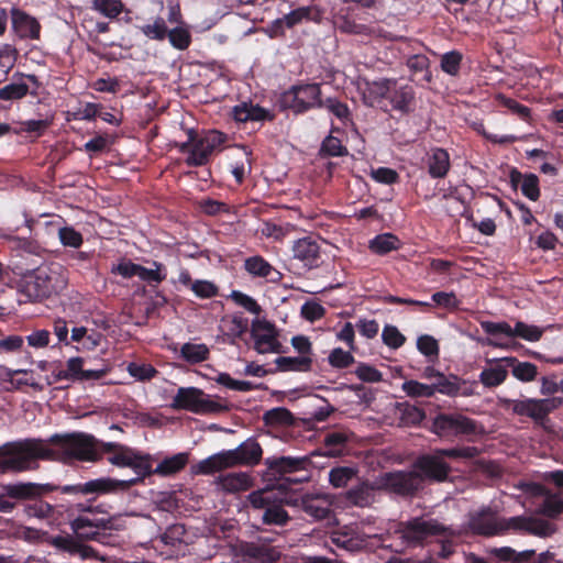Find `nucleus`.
Here are the masks:
<instances>
[{
  "mask_svg": "<svg viewBox=\"0 0 563 563\" xmlns=\"http://www.w3.org/2000/svg\"><path fill=\"white\" fill-rule=\"evenodd\" d=\"M170 407L174 410H187L197 415L220 413L230 410L227 402L214 400L196 387H179Z\"/></svg>",
  "mask_w": 563,
  "mask_h": 563,
  "instance_id": "6e6552de",
  "label": "nucleus"
},
{
  "mask_svg": "<svg viewBox=\"0 0 563 563\" xmlns=\"http://www.w3.org/2000/svg\"><path fill=\"white\" fill-rule=\"evenodd\" d=\"M153 456L147 453H143L141 451H137L132 460V464L130 465V468L134 471V473L137 475L134 478H131L130 481H136L134 483V486L139 483H142L144 478L155 474L153 468Z\"/></svg>",
  "mask_w": 563,
  "mask_h": 563,
  "instance_id": "2f4dec72",
  "label": "nucleus"
},
{
  "mask_svg": "<svg viewBox=\"0 0 563 563\" xmlns=\"http://www.w3.org/2000/svg\"><path fill=\"white\" fill-rule=\"evenodd\" d=\"M263 450L260 443L250 438L236 449L223 450L192 466L194 473L211 475L225 468L241 465L254 466L260 463Z\"/></svg>",
  "mask_w": 563,
  "mask_h": 563,
  "instance_id": "20e7f679",
  "label": "nucleus"
},
{
  "mask_svg": "<svg viewBox=\"0 0 563 563\" xmlns=\"http://www.w3.org/2000/svg\"><path fill=\"white\" fill-rule=\"evenodd\" d=\"M58 238L64 246L78 249L84 243V238L80 232L76 231L73 227H63L58 230Z\"/></svg>",
  "mask_w": 563,
  "mask_h": 563,
  "instance_id": "774afa93",
  "label": "nucleus"
},
{
  "mask_svg": "<svg viewBox=\"0 0 563 563\" xmlns=\"http://www.w3.org/2000/svg\"><path fill=\"white\" fill-rule=\"evenodd\" d=\"M231 113L233 120L239 123H246L249 121L263 122L273 119L268 110L258 104H253L252 102H241L236 104L233 107Z\"/></svg>",
  "mask_w": 563,
  "mask_h": 563,
  "instance_id": "a878e982",
  "label": "nucleus"
},
{
  "mask_svg": "<svg viewBox=\"0 0 563 563\" xmlns=\"http://www.w3.org/2000/svg\"><path fill=\"white\" fill-rule=\"evenodd\" d=\"M349 440L350 433L344 430H333L325 433L323 444L327 450V455L338 456L342 454Z\"/></svg>",
  "mask_w": 563,
  "mask_h": 563,
  "instance_id": "f704fd0d",
  "label": "nucleus"
},
{
  "mask_svg": "<svg viewBox=\"0 0 563 563\" xmlns=\"http://www.w3.org/2000/svg\"><path fill=\"white\" fill-rule=\"evenodd\" d=\"M399 239L391 233H383L376 235L369 241V250L378 255H385L391 251L399 249Z\"/></svg>",
  "mask_w": 563,
  "mask_h": 563,
  "instance_id": "a19ab883",
  "label": "nucleus"
},
{
  "mask_svg": "<svg viewBox=\"0 0 563 563\" xmlns=\"http://www.w3.org/2000/svg\"><path fill=\"white\" fill-rule=\"evenodd\" d=\"M279 372H309L312 367L311 356H278L275 360Z\"/></svg>",
  "mask_w": 563,
  "mask_h": 563,
  "instance_id": "473e14b6",
  "label": "nucleus"
},
{
  "mask_svg": "<svg viewBox=\"0 0 563 563\" xmlns=\"http://www.w3.org/2000/svg\"><path fill=\"white\" fill-rule=\"evenodd\" d=\"M427 164L428 173L432 178H444L451 167L450 155L446 150L442 147H435L428 156Z\"/></svg>",
  "mask_w": 563,
  "mask_h": 563,
  "instance_id": "cd10ccee",
  "label": "nucleus"
},
{
  "mask_svg": "<svg viewBox=\"0 0 563 563\" xmlns=\"http://www.w3.org/2000/svg\"><path fill=\"white\" fill-rule=\"evenodd\" d=\"M220 135L199 137L194 130H189L188 140L178 145L179 152L187 154L185 164L189 167L207 165L216 148L217 139Z\"/></svg>",
  "mask_w": 563,
  "mask_h": 563,
  "instance_id": "f8f14e48",
  "label": "nucleus"
},
{
  "mask_svg": "<svg viewBox=\"0 0 563 563\" xmlns=\"http://www.w3.org/2000/svg\"><path fill=\"white\" fill-rule=\"evenodd\" d=\"M401 390L410 398H432V385L420 383L415 379L405 380L401 385Z\"/></svg>",
  "mask_w": 563,
  "mask_h": 563,
  "instance_id": "de8ad7c7",
  "label": "nucleus"
},
{
  "mask_svg": "<svg viewBox=\"0 0 563 563\" xmlns=\"http://www.w3.org/2000/svg\"><path fill=\"white\" fill-rule=\"evenodd\" d=\"M20 292L27 301L43 300L49 295L48 277L40 272L25 276L20 283Z\"/></svg>",
  "mask_w": 563,
  "mask_h": 563,
  "instance_id": "393cba45",
  "label": "nucleus"
},
{
  "mask_svg": "<svg viewBox=\"0 0 563 563\" xmlns=\"http://www.w3.org/2000/svg\"><path fill=\"white\" fill-rule=\"evenodd\" d=\"M428 430L446 441L473 440L484 433V428L478 421L460 412H438L431 418Z\"/></svg>",
  "mask_w": 563,
  "mask_h": 563,
  "instance_id": "39448f33",
  "label": "nucleus"
},
{
  "mask_svg": "<svg viewBox=\"0 0 563 563\" xmlns=\"http://www.w3.org/2000/svg\"><path fill=\"white\" fill-rule=\"evenodd\" d=\"M53 123V117L42 120H27L21 123L19 130H14V134H21L23 132L34 134L36 137L42 136Z\"/></svg>",
  "mask_w": 563,
  "mask_h": 563,
  "instance_id": "5fc2aeb1",
  "label": "nucleus"
},
{
  "mask_svg": "<svg viewBox=\"0 0 563 563\" xmlns=\"http://www.w3.org/2000/svg\"><path fill=\"white\" fill-rule=\"evenodd\" d=\"M220 485L229 493L244 492L252 486V478L246 473H230L220 477Z\"/></svg>",
  "mask_w": 563,
  "mask_h": 563,
  "instance_id": "4c0bfd02",
  "label": "nucleus"
},
{
  "mask_svg": "<svg viewBox=\"0 0 563 563\" xmlns=\"http://www.w3.org/2000/svg\"><path fill=\"white\" fill-rule=\"evenodd\" d=\"M36 451L32 446L10 445V442L0 446V472H22L25 457L35 454Z\"/></svg>",
  "mask_w": 563,
  "mask_h": 563,
  "instance_id": "412c9836",
  "label": "nucleus"
},
{
  "mask_svg": "<svg viewBox=\"0 0 563 563\" xmlns=\"http://www.w3.org/2000/svg\"><path fill=\"white\" fill-rule=\"evenodd\" d=\"M310 463V459L308 456L301 457H292V456H279V457H268L265 461L268 471L274 476H279L278 490L280 493L287 492L292 484H300L308 479L305 477H290L286 476L288 474L306 470L307 465Z\"/></svg>",
  "mask_w": 563,
  "mask_h": 563,
  "instance_id": "9b49d317",
  "label": "nucleus"
},
{
  "mask_svg": "<svg viewBox=\"0 0 563 563\" xmlns=\"http://www.w3.org/2000/svg\"><path fill=\"white\" fill-rule=\"evenodd\" d=\"M507 376V369L501 365H496L483 369L479 374V380L484 386L492 388L501 385Z\"/></svg>",
  "mask_w": 563,
  "mask_h": 563,
  "instance_id": "c03bdc74",
  "label": "nucleus"
},
{
  "mask_svg": "<svg viewBox=\"0 0 563 563\" xmlns=\"http://www.w3.org/2000/svg\"><path fill=\"white\" fill-rule=\"evenodd\" d=\"M431 299L435 306L449 311L457 310L461 305V300L453 291H437L432 295Z\"/></svg>",
  "mask_w": 563,
  "mask_h": 563,
  "instance_id": "69168bd1",
  "label": "nucleus"
},
{
  "mask_svg": "<svg viewBox=\"0 0 563 563\" xmlns=\"http://www.w3.org/2000/svg\"><path fill=\"white\" fill-rule=\"evenodd\" d=\"M415 468L420 474L422 483L444 482L451 472V466L437 452L419 456L415 462Z\"/></svg>",
  "mask_w": 563,
  "mask_h": 563,
  "instance_id": "f3484780",
  "label": "nucleus"
},
{
  "mask_svg": "<svg viewBox=\"0 0 563 563\" xmlns=\"http://www.w3.org/2000/svg\"><path fill=\"white\" fill-rule=\"evenodd\" d=\"M93 10L103 16L113 20L124 11V3L121 0H92Z\"/></svg>",
  "mask_w": 563,
  "mask_h": 563,
  "instance_id": "49530a36",
  "label": "nucleus"
},
{
  "mask_svg": "<svg viewBox=\"0 0 563 563\" xmlns=\"http://www.w3.org/2000/svg\"><path fill=\"white\" fill-rule=\"evenodd\" d=\"M333 24L336 30L345 34L367 37L374 34L369 25L358 22V14L350 7L342 8L334 14Z\"/></svg>",
  "mask_w": 563,
  "mask_h": 563,
  "instance_id": "5701e85b",
  "label": "nucleus"
},
{
  "mask_svg": "<svg viewBox=\"0 0 563 563\" xmlns=\"http://www.w3.org/2000/svg\"><path fill=\"white\" fill-rule=\"evenodd\" d=\"M269 265L261 255L250 256L244 261V269L253 277L264 278L267 276Z\"/></svg>",
  "mask_w": 563,
  "mask_h": 563,
  "instance_id": "bf43d9fd",
  "label": "nucleus"
},
{
  "mask_svg": "<svg viewBox=\"0 0 563 563\" xmlns=\"http://www.w3.org/2000/svg\"><path fill=\"white\" fill-rule=\"evenodd\" d=\"M139 29L147 38L154 41H164L168 33L165 19L162 16L155 18L153 23L144 24Z\"/></svg>",
  "mask_w": 563,
  "mask_h": 563,
  "instance_id": "3c124183",
  "label": "nucleus"
},
{
  "mask_svg": "<svg viewBox=\"0 0 563 563\" xmlns=\"http://www.w3.org/2000/svg\"><path fill=\"white\" fill-rule=\"evenodd\" d=\"M10 16L12 31L20 40H40L42 26L34 16L15 7Z\"/></svg>",
  "mask_w": 563,
  "mask_h": 563,
  "instance_id": "4be33fe9",
  "label": "nucleus"
},
{
  "mask_svg": "<svg viewBox=\"0 0 563 563\" xmlns=\"http://www.w3.org/2000/svg\"><path fill=\"white\" fill-rule=\"evenodd\" d=\"M166 37H168L172 46L179 51L187 49L191 43V35L189 31L184 27L168 30Z\"/></svg>",
  "mask_w": 563,
  "mask_h": 563,
  "instance_id": "0e129e2a",
  "label": "nucleus"
},
{
  "mask_svg": "<svg viewBox=\"0 0 563 563\" xmlns=\"http://www.w3.org/2000/svg\"><path fill=\"white\" fill-rule=\"evenodd\" d=\"M180 355L191 364L200 363L209 357V349L206 344L185 343L180 349Z\"/></svg>",
  "mask_w": 563,
  "mask_h": 563,
  "instance_id": "a18cd8bd",
  "label": "nucleus"
},
{
  "mask_svg": "<svg viewBox=\"0 0 563 563\" xmlns=\"http://www.w3.org/2000/svg\"><path fill=\"white\" fill-rule=\"evenodd\" d=\"M382 340L388 347L397 350L406 342V336L391 324H386L383 329Z\"/></svg>",
  "mask_w": 563,
  "mask_h": 563,
  "instance_id": "e2e57ef3",
  "label": "nucleus"
},
{
  "mask_svg": "<svg viewBox=\"0 0 563 563\" xmlns=\"http://www.w3.org/2000/svg\"><path fill=\"white\" fill-rule=\"evenodd\" d=\"M441 459H463V460H472L479 455L481 451L476 446H461V448H450V449H440L435 451Z\"/></svg>",
  "mask_w": 563,
  "mask_h": 563,
  "instance_id": "13d9d810",
  "label": "nucleus"
},
{
  "mask_svg": "<svg viewBox=\"0 0 563 563\" xmlns=\"http://www.w3.org/2000/svg\"><path fill=\"white\" fill-rule=\"evenodd\" d=\"M448 528L437 519L415 517L407 521H398L387 531L390 543L386 547L396 553L408 549L423 547L432 537L446 536Z\"/></svg>",
  "mask_w": 563,
  "mask_h": 563,
  "instance_id": "f03ea898",
  "label": "nucleus"
},
{
  "mask_svg": "<svg viewBox=\"0 0 563 563\" xmlns=\"http://www.w3.org/2000/svg\"><path fill=\"white\" fill-rule=\"evenodd\" d=\"M280 111L302 115L309 111L323 109L321 84L300 81L283 91L278 98Z\"/></svg>",
  "mask_w": 563,
  "mask_h": 563,
  "instance_id": "423d86ee",
  "label": "nucleus"
},
{
  "mask_svg": "<svg viewBox=\"0 0 563 563\" xmlns=\"http://www.w3.org/2000/svg\"><path fill=\"white\" fill-rule=\"evenodd\" d=\"M292 257L298 260L307 269H313L321 264V246L312 236H305L294 242Z\"/></svg>",
  "mask_w": 563,
  "mask_h": 563,
  "instance_id": "6ab92c4d",
  "label": "nucleus"
},
{
  "mask_svg": "<svg viewBox=\"0 0 563 563\" xmlns=\"http://www.w3.org/2000/svg\"><path fill=\"white\" fill-rule=\"evenodd\" d=\"M145 263L150 264L151 267L135 264L130 260H122L118 265L112 267L111 272L122 276L123 278L137 276L142 282H145L151 286H157L166 279L167 268L163 263L148 260H145Z\"/></svg>",
  "mask_w": 563,
  "mask_h": 563,
  "instance_id": "ddd939ff",
  "label": "nucleus"
},
{
  "mask_svg": "<svg viewBox=\"0 0 563 563\" xmlns=\"http://www.w3.org/2000/svg\"><path fill=\"white\" fill-rule=\"evenodd\" d=\"M347 154L349 151L342 145L341 140L333 135H328L321 143L320 155L323 157H341Z\"/></svg>",
  "mask_w": 563,
  "mask_h": 563,
  "instance_id": "603ef678",
  "label": "nucleus"
},
{
  "mask_svg": "<svg viewBox=\"0 0 563 563\" xmlns=\"http://www.w3.org/2000/svg\"><path fill=\"white\" fill-rule=\"evenodd\" d=\"M433 396L439 393L450 398L459 396L468 397L473 394V389L467 386L466 380L454 374L438 375L437 380L431 382Z\"/></svg>",
  "mask_w": 563,
  "mask_h": 563,
  "instance_id": "b1692460",
  "label": "nucleus"
},
{
  "mask_svg": "<svg viewBox=\"0 0 563 563\" xmlns=\"http://www.w3.org/2000/svg\"><path fill=\"white\" fill-rule=\"evenodd\" d=\"M30 92L29 85L23 81H14L0 88V100L16 101L25 98Z\"/></svg>",
  "mask_w": 563,
  "mask_h": 563,
  "instance_id": "09e8293b",
  "label": "nucleus"
},
{
  "mask_svg": "<svg viewBox=\"0 0 563 563\" xmlns=\"http://www.w3.org/2000/svg\"><path fill=\"white\" fill-rule=\"evenodd\" d=\"M333 543L349 552H358L367 545V541L358 533L336 532L332 537Z\"/></svg>",
  "mask_w": 563,
  "mask_h": 563,
  "instance_id": "58836bf2",
  "label": "nucleus"
},
{
  "mask_svg": "<svg viewBox=\"0 0 563 563\" xmlns=\"http://www.w3.org/2000/svg\"><path fill=\"white\" fill-rule=\"evenodd\" d=\"M479 324L483 331L489 335L496 336L504 334L509 338H520L529 342H538L544 332L542 328L527 324L522 321H517L514 328L506 321L493 322L484 320L481 321Z\"/></svg>",
  "mask_w": 563,
  "mask_h": 563,
  "instance_id": "2eb2a0df",
  "label": "nucleus"
},
{
  "mask_svg": "<svg viewBox=\"0 0 563 563\" xmlns=\"http://www.w3.org/2000/svg\"><path fill=\"white\" fill-rule=\"evenodd\" d=\"M495 100L499 106L508 109L512 114L517 115L520 120L529 122L531 119V110L525 104H521L517 100L505 96L504 93H497Z\"/></svg>",
  "mask_w": 563,
  "mask_h": 563,
  "instance_id": "37998d69",
  "label": "nucleus"
},
{
  "mask_svg": "<svg viewBox=\"0 0 563 563\" xmlns=\"http://www.w3.org/2000/svg\"><path fill=\"white\" fill-rule=\"evenodd\" d=\"M97 441L93 435L87 433H69V434H54L49 438L48 443L40 439L25 440L22 442H10V445L15 446H32L36 453L32 456L26 455L24 467L25 471L30 467L32 461L52 460L68 462L70 460L77 461H97Z\"/></svg>",
  "mask_w": 563,
  "mask_h": 563,
  "instance_id": "f257e3e1",
  "label": "nucleus"
},
{
  "mask_svg": "<svg viewBox=\"0 0 563 563\" xmlns=\"http://www.w3.org/2000/svg\"><path fill=\"white\" fill-rule=\"evenodd\" d=\"M400 419L406 426H419L426 419V411L409 402L401 404Z\"/></svg>",
  "mask_w": 563,
  "mask_h": 563,
  "instance_id": "8fccbe9b",
  "label": "nucleus"
},
{
  "mask_svg": "<svg viewBox=\"0 0 563 563\" xmlns=\"http://www.w3.org/2000/svg\"><path fill=\"white\" fill-rule=\"evenodd\" d=\"M510 181L514 187H517L521 181V192L528 199L537 201L540 198L539 178L536 174L522 175L517 169H514L510 173Z\"/></svg>",
  "mask_w": 563,
  "mask_h": 563,
  "instance_id": "c756f323",
  "label": "nucleus"
},
{
  "mask_svg": "<svg viewBox=\"0 0 563 563\" xmlns=\"http://www.w3.org/2000/svg\"><path fill=\"white\" fill-rule=\"evenodd\" d=\"M355 476L356 471L352 467H334L329 473V482L336 488L345 487Z\"/></svg>",
  "mask_w": 563,
  "mask_h": 563,
  "instance_id": "052dcab7",
  "label": "nucleus"
},
{
  "mask_svg": "<svg viewBox=\"0 0 563 563\" xmlns=\"http://www.w3.org/2000/svg\"><path fill=\"white\" fill-rule=\"evenodd\" d=\"M109 520H91L85 516L77 517L70 523V527L78 539L93 540L101 543H106L104 539L108 537L106 530L109 529Z\"/></svg>",
  "mask_w": 563,
  "mask_h": 563,
  "instance_id": "a211bd4d",
  "label": "nucleus"
},
{
  "mask_svg": "<svg viewBox=\"0 0 563 563\" xmlns=\"http://www.w3.org/2000/svg\"><path fill=\"white\" fill-rule=\"evenodd\" d=\"M241 549L243 555L255 563H274L280 559V552L271 545L246 542Z\"/></svg>",
  "mask_w": 563,
  "mask_h": 563,
  "instance_id": "bb28decb",
  "label": "nucleus"
},
{
  "mask_svg": "<svg viewBox=\"0 0 563 563\" xmlns=\"http://www.w3.org/2000/svg\"><path fill=\"white\" fill-rule=\"evenodd\" d=\"M54 490H58V486L49 483L36 484L19 482L1 484L0 512L11 514L15 509L16 503L9 500L8 497H16V500L21 503L33 501V504H29L25 508L29 516L38 518L47 517L53 511V508L49 504L42 501L40 498Z\"/></svg>",
  "mask_w": 563,
  "mask_h": 563,
  "instance_id": "7ed1b4c3",
  "label": "nucleus"
},
{
  "mask_svg": "<svg viewBox=\"0 0 563 563\" xmlns=\"http://www.w3.org/2000/svg\"><path fill=\"white\" fill-rule=\"evenodd\" d=\"M471 530L481 536H494L503 530L496 518L488 511H481L473 515L470 519Z\"/></svg>",
  "mask_w": 563,
  "mask_h": 563,
  "instance_id": "c85d7f7f",
  "label": "nucleus"
},
{
  "mask_svg": "<svg viewBox=\"0 0 563 563\" xmlns=\"http://www.w3.org/2000/svg\"><path fill=\"white\" fill-rule=\"evenodd\" d=\"M407 67L413 74L424 73L423 80L430 82L432 79V74L430 71V59L423 54H416L410 56L406 63Z\"/></svg>",
  "mask_w": 563,
  "mask_h": 563,
  "instance_id": "4d7b16f0",
  "label": "nucleus"
},
{
  "mask_svg": "<svg viewBox=\"0 0 563 563\" xmlns=\"http://www.w3.org/2000/svg\"><path fill=\"white\" fill-rule=\"evenodd\" d=\"M323 108L329 110L341 122L345 123L351 119V112L346 103L339 101L335 98H327L323 100Z\"/></svg>",
  "mask_w": 563,
  "mask_h": 563,
  "instance_id": "338daca9",
  "label": "nucleus"
},
{
  "mask_svg": "<svg viewBox=\"0 0 563 563\" xmlns=\"http://www.w3.org/2000/svg\"><path fill=\"white\" fill-rule=\"evenodd\" d=\"M490 553L495 555L499 561L514 563H527L536 554L534 550H525L521 552H517L516 550L509 547L494 548L492 549Z\"/></svg>",
  "mask_w": 563,
  "mask_h": 563,
  "instance_id": "ea45409f",
  "label": "nucleus"
},
{
  "mask_svg": "<svg viewBox=\"0 0 563 563\" xmlns=\"http://www.w3.org/2000/svg\"><path fill=\"white\" fill-rule=\"evenodd\" d=\"M302 510L313 519H325L330 515V507L327 500L317 496H306L301 501Z\"/></svg>",
  "mask_w": 563,
  "mask_h": 563,
  "instance_id": "e433bc0d",
  "label": "nucleus"
},
{
  "mask_svg": "<svg viewBox=\"0 0 563 563\" xmlns=\"http://www.w3.org/2000/svg\"><path fill=\"white\" fill-rule=\"evenodd\" d=\"M263 421L268 427L291 426L294 416L287 408L277 407L267 410L263 416Z\"/></svg>",
  "mask_w": 563,
  "mask_h": 563,
  "instance_id": "79ce46f5",
  "label": "nucleus"
},
{
  "mask_svg": "<svg viewBox=\"0 0 563 563\" xmlns=\"http://www.w3.org/2000/svg\"><path fill=\"white\" fill-rule=\"evenodd\" d=\"M251 336L254 340V350L260 354L285 353V349L278 341V333L273 323L267 320L254 319L251 328Z\"/></svg>",
  "mask_w": 563,
  "mask_h": 563,
  "instance_id": "dca6fc26",
  "label": "nucleus"
},
{
  "mask_svg": "<svg viewBox=\"0 0 563 563\" xmlns=\"http://www.w3.org/2000/svg\"><path fill=\"white\" fill-rule=\"evenodd\" d=\"M250 505L255 509H264L262 521L264 525L286 526L290 520L288 512L284 509V498L278 496L273 487H265L252 492L249 497Z\"/></svg>",
  "mask_w": 563,
  "mask_h": 563,
  "instance_id": "1a4fd4ad",
  "label": "nucleus"
},
{
  "mask_svg": "<svg viewBox=\"0 0 563 563\" xmlns=\"http://www.w3.org/2000/svg\"><path fill=\"white\" fill-rule=\"evenodd\" d=\"M346 499L354 506L366 507L374 501V487L366 483H360L346 492Z\"/></svg>",
  "mask_w": 563,
  "mask_h": 563,
  "instance_id": "72a5a7b5",
  "label": "nucleus"
},
{
  "mask_svg": "<svg viewBox=\"0 0 563 563\" xmlns=\"http://www.w3.org/2000/svg\"><path fill=\"white\" fill-rule=\"evenodd\" d=\"M386 486L400 496H412L422 488V481L419 473L395 472L386 474Z\"/></svg>",
  "mask_w": 563,
  "mask_h": 563,
  "instance_id": "aec40b11",
  "label": "nucleus"
},
{
  "mask_svg": "<svg viewBox=\"0 0 563 563\" xmlns=\"http://www.w3.org/2000/svg\"><path fill=\"white\" fill-rule=\"evenodd\" d=\"M328 362L331 367L335 369H345L355 363V357L351 351H344L341 347H335L330 352Z\"/></svg>",
  "mask_w": 563,
  "mask_h": 563,
  "instance_id": "6e6d98bb",
  "label": "nucleus"
},
{
  "mask_svg": "<svg viewBox=\"0 0 563 563\" xmlns=\"http://www.w3.org/2000/svg\"><path fill=\"white\" fill-rule=\"evenodd\" d=\"M136 481H123L112 477H99L90 479L86 483L75 485L58 486L62 494L67 495H92L95 497L101 495H111L128 492Z\"/></svg>",
  "mask_w": 563,
  "mask_h": 563,
  "instance_id": "9d476101",
  "label": "nucleus"
},
{
  "mask_svg": "<svg viewBox=\"0 0 563 563\" xmlns=\"http://www.w3.org/2000/svg\"><path fill=\"white\" fill-rule=\"evenodd\" d=\"M19 56V51L11 44H3L0 47V68L3 70L4 77L14 67Z\"/></svg>",
  "mask_w": 563,
  "mask_h": 563,
  "instance_id": "680f3d73",
  "label": "nucleus"
},
{
  "mask_svg": "<svg viewBox=\"0 0 563 563\" xmlns=\"http://www.w3.org/2000/svg\"><path fill=\"white\" fill-rule=\"evenodd\" d=\"M188 463V453H177L170 457L164 459L157 466L154 468L156 475L159 476H172L177 474L181 470L186 467Z\"/></svg>",
  "mask_w": 563,
  "mask_h": 563,
  "instance_id": "c9c22d12",
  "label": "nucleus"
},
{
  "mask_svg": "<svg viewBox=\"0 0 563 563\" xmlns=\"http://www.w3.org/2000/svg\"><path fill=\"white\" fill-rule=\"evenodd\" d=\"M515 415L531 418L537 423H543L548 416L563 405V398H527L508 400Z\"/></svg>",
  "mask_w": 563,
  "mask_h": 563,
  "instance_id": "4468645a",
  "label": "nucleus"
},
{
  "mask_svg": "<svg viewBox=\"0 0 563 563\" xmlns=\"http://www.w3.org/2000/svg\"><path fill=\"white\" fill-rule=\"evenodd\" d=\"M463 55L459 51H450L441 56L440 67L442 71L450 76H456L460 73Z\"/></svg>",
  "mask_w": 563,
  "mask_h": 563,
  "instance_id": "864d4df0",
  "label": "nucleus"
},
{
  "mask_svg": "<svg viewBox=\"0 0 563 563\" xmlns=\"http://www.w3.org/2000/svg\"><path fill=\"white\" fill-rule=\"evenodd\" d=\"M372 92L387 102L385 111L408 115L416 109V91L411 85L399 84L397 79H380L372 85Z\"/></svg>",
  "mask_w": 563,
  "mask_h": 563,
  "instance_id": "0eeeda50",
  "label": "nucleus"
},
{
  "mask_svg": "<svg viewBox=\"0 0 563 563\" xmlns=\"http://www.w3.org/2000/svg\"><path fill=\"white\" fill-rule=\"evenodd\" d=\"M503 362L511 368V374L520 382H532L538 375V367L530 362H520L516 357H505Z\"/></svg>",
  "mask_w": 563,
  "mask_h": 563,
  "instance_id": "7c9ffc66",
  "label": "nucleus"
}]
</instances>
